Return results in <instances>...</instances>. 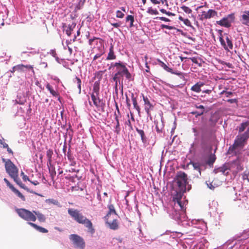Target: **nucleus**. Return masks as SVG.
Returning <instances> with one entry per match:
<instances>
[{"label": "nucleus", "mask_w": 249, "mask_h": 249, "mask_svg": "<svg viewBox=\"0 0 249 249\" xmlns=\"http://www.w3.org/2000/svg\"><path fill=\"white\" fill-rule=\"evenodd\" d=\"M16 212L20 218L28 221V223L35 222L36 220L34 211L31 212L24 208H17Z\"/></svg>", "instance_id": "obj_4"}, {"label": "nucleus", "mask_w": 249, "mask_h": 249, "mask_svg": "<svg viewBox=\"0 0 249 249\" xmlns=\"http://www.w3.org/2000/svg\"><path fill=\"white\" fill-rule=\"evenodd\" d=\"M177 183L178 190L181 192H186L187 185L188 184V178L187 174L182 171H179L177 173L174 179Z\"/></svg>", "instance_id": "obj_3"}, {"label": "nucleus", "mask_w": 249, "mask_h": 249, "mask_svg": "<svg viewBox=\"0 0 249 249\" xmlns=\"http://www.w3.org/2000/svg\"><path fill=\"white\" fill-rule=\"evenodd\" d=\"M4 182L6 183L7 185L12 190V187H14L13 185H12L10 182L6 179L4 178Z\"/></svg>", "instance_id": "obj_53"}, {"label": "nucleus", "mask_w": 249, "mask_h": 249, "mask_svg": "<svg viewBox=\"0 0 249 249\" xmlns=\"http://www.w3.org/2000/svg\"><path fill=\"white\" fill-rule=\"evenodd\" d=\"M91 100H92L94 105L97 107H103L105 106V104L101 102V100L99 99V95L94 94H91Z\"/></svg>", "instance_id": "obj_11"}, {"label": "nucleus", "mask_w": 249, "mask_h": 249, "mask_svg": "<svg viewBox=\"0 0 249 249\" xmlns=\"http://www.w3.org/2000/svg\"><path fill=\"white\" fill-rule=\"evenodd\" d=\"M107 208H108L109 211H108L107 213V215L105 216V220H107V221H108V218L109 217V216H110V215L112 213L117 214L115 210L113 205H112V204L108 205L107 206Z\"/></svg>", "instance_id": "obj_16"}, {"label": "nucleus", "mask_w": 249, "mask_h": 249, "mask_svg": "<svg viewBox=\"0 0 249 249\" xmlns=\"http://www.w3.org/2000/svg\"><path fill=\"white\" fill-rule=\"evenodd\" d=\"M114 115L115 116V120L116 121V125L115 126V132L117 134H118L120 133V132L121 131V128L120 126L118 116L117 115V114H116V112H115Z\"/></svg>", "instance_id": "obj_27"}, {"label": "nucleus", "mask_w": 249, "mask_h": 249, "mask_svg": "<svg viewBox=\"0 0 249 249\" xmlns=\"http://www.w3.org/2000/svg\"><path fill=\"white\" fill-rule=\"evenodd\" d=\"M34 213H35V215L39 221L41 222H44L46 220L45 216L42 214V213L39 212L38 211H34Z\"/></svg>", "instance_id": "obj_20"}, {"label": "nucleus", "mask_w": 249, "mask_h": 249, "mask_svg": "<svg viewBox=\"0 0 249 249\" xmlns=\"http://www.w3.org/2000/svg\"><path fill=\"white\" fill-rule=\"evenodd\" d=\"M23 67H24V65L23 64H19L14 66V69H17V71L19 72H22L24 71L23 69Z\"/></svg>", "instance_id": "obj_36"}, {"label": "nucleus", "mask_w": 249, "mask_h": 249, "mask_svg": "<svg viewBox=\"0 0 249 249\" xmlns=\"http://www.w3.org/2000/svg\"><path fill=\"white\" fill-rule=\"evenodd\" d=\"M48 201L49 203H51V204H53L57 205V206L60 205L59 202H58V201L57 200H56V199H49L48 200Z\"/></svg>", "instance_id": "obj_41"}, {"label": "nucleus", "mask_w": 249, "mask_h": 249, "mask_svg": "<svg viewBox=\"0 0 249 249\" xmlns=\"http://www.w3.org/2000/svg\"><path fill=\"white\" fill-rule=\"evenodd\" d=\"M159 62L160 63V66L162 67L165 71L168 72H172V69L169 68L164 63L162 62L161 61L158 60Z\"/></svg>", "instance_id": "obj_34"}, {"label": "nucleus", "mask_w": 249, "mask_h": 249, "mask_svg": "<svg viewBox=\"0 0 249 249\" xmlns=\"http://www.w3.org/2000/svg\"><path fill=\"white\" fill-rule=\"evenodd\" d=\"M189 59H191L194 63L197 64L199 67H201V63H198L197 58L194 57L189 58Z\"/></svg>", "instance_id": "obj_42"}, {"label": "nucleus", "mask_w": 249, "mask_h": 249, "mask_svg": "<svg viewBox=\"0 0 249 249\" xmlns=\"http://www.w3.org/2000/svg\"><path fill=\"white\" fill-rule=\"evenodd\" d=\"M136 131L138 134L140 135L142 142H145V138L144 131L142 130L139 129L138 128H136Z\"/></svg>", "instance_id": "obj_35"}, {"label": "nucleus", "mask_w": 249, "mask_h": 249, "mask_svg": "<svg viewBox=\"0 0 249 249\" xmlns=\"http://www.w3.org/2000/svg\"><path fill=\"white\" fill-rule=\"evenodd\" d=\"M46 88L47 89L49 90L50 92L52 94L53 96H54V97H57L58 96V93L55 91L53 88H52V87L48 83L47 85H46Z\"/></svg>", "instance_id": "obj_25"}, {"label": "nucleus", "mask_w": 249, "mask_h": 249, "mask_svg": "<svg viewBox=\"0 0 249 249\" xmlns=\"http://www.w3.org/2000/svg\"><path fill=\"white\" fill-rule=\"evenodd\" d=\"M156 129L158 133L161 132L162 127H160L157 124L156 125Z\"/></svg>", "instance_id": "obj_58"}, {"label": "nucleus", "mask_w": 249, "mask_h": 249, "mask_svg": "<svg viewBox=\"0 0 249 249\" xmlns=\"http://www.w3.org/2000/svg\"><path fill=\"white\" fill-rule=\"evenodd\" d=\"M111 25H112L113 27L115 28H118L120 27L121 26V23L120 22H117V23H111Z\"/></svg>", "instance_id": "obj_56"}, {"label": "nucleus", "mask_w": 249, "mask_h": 249, "mask_svg": "<svg viewBox=\"0 0 249 249\" xmlns=\"http://www.w3.org/2000/svg\"><path fill=\"white\" fill-rule=\"evenodd\" d=\"M216 23L218 25L225 27H229L231 25V22L229 20L228 18H224L221 20L217 21Z\"/></svg>", "instance_id": "obj_15"}, {"label": "nucleus", "mask_w": 249, "mask_h": 249, "mask_svg": "<svg viewBox=\"0 0 249 249\" xmlns=\"http://www.w3.org/2000/svg\"><path fill=\"white\" fill-rule=\"evenodd\" d=\"M217 12L215 10L210 9L208 11H203L200 16V20H203L205 19L210 18L217 16Z\"/></svg>", "instance_id": "obj_10"}, {"label": "nucleus", "mask_w": 249, "mask_h": 249, "mask_svg": "<svg viewBox=\"0 0 249 249\" xmlns=\"http://www.w3.org/2000/svg\"><path fill=\"white\" fill-rule=\"evenodd\" d=\"M178 19L180 20V21H181L183 22V23L187 26H189V27H193V26H192L191 25V22L190 21L187 19V18H182L181 16H179L178 17Z\"/></svg>", "instance_id": "obj_32"}, {"label": "nucleus", "mask_w": 249, "mask_h": 249, "mask_svg": "<svg viewBox=\"0 0 249 249\" xmlns=\"http://www.w3.org/2000/svg\"><path fill=\"white\" fill-rule=\"evenodd\" d=\"M67 157H68V160L70 161H71V160H74V158L72 157V156L71 154V151L70 149L69 150V151L67 153Z\"/></svg>", "instance_id": "obj_49"}, {"label": "nucleus", "mask_w": 249, "mask_h": 249, "mask_svg": "<svg viewBox=\"0 0 249 249\" xmlns=\"http://www.w3.org/2000/svg\"><path fill=\"white\" fill-rule=\"evenodd\" d=\"M124 14L121 11L118 10L116 12V17L118 18H122L124 17Z\"/></svg>", "instance_id": "obj_46"}, {"label": "nucleus", "mask_w": 249, "mask_h": 249, "mask_svg": "<svg viewBox=\"0 0 249 249\" xmlns=\"http://www.w3.org/2000/svg\"><path fill=\"white\" fill-rule=\"evenodd\" d=\"M14 193H15L19 198H20L22 200L25 201V196L17 189H16L14 187H12L11 190Z\"/></svg>", "instance_id": "obj_30"}, {"label": "nucleus", "mask_w": 249, "mask_h": 249, "mask_svg": "<svg viewBox=\"0 0 249 249\" xmlns=\"http://www.w3.org/2000/svg\"><path fill=\"white\" fill-rule=\"evenodd\" d=\"M29 225L32 226L33 228L36 230L37 231L42 233H47L48 232V230L46 229L43 228L42 227L39 226L36 224H35L33 222H29Z\"/></svg>", "instance_id": "obj_17"}, {"label": "nucleus", "mask_w": 249, "mask_h": 249, "mask_svg": "<svg viewBox=\"0 0 249 249\" xmlns=\"http://www.w3.org/2000/svg\"><path fill=\"white\" fill-rule=\"evenodd\" d=\"M227 102L230 104L237 103V100L236 99H228L227 100Z\"/></svg>", "instance_id": "obj_54"}, {"label": "nucleus", "mask_w": 249, "mask_h": 249, "mask_svg": "<svg viewBox=\"0 0 249 249\" xmlns=\"http://www.w3.org/2000/svg\"><path fill=\"white\" fill-rule=\"evenodd\" d=\"M181 8L183 10L184 12L187 14H190L192 12V10L189 7L185 5L182 6Z\"/></svg>", "instance_id": "obj_38"}, {"label": "nucleus", "mask_w": 249, "mask_h": 249, "mask_svg": "<svg viewBox=\"0 0 249 249\" xmlns=\"http://www.w3.org/2000/svg\"><path fill=\"white\" fill-rule=\"evenodd\" d=\"M100 39V38H98V37H94L93 38L89 39V45H92L93 42L95 40H96V39Z\"/></svg>", "instance_id": "obj_55"}, {"label": "nucleus", "mask_w": 249, "mask_h": 249, "mask_svg": "<svg viewBox=\"0 0 249 249\" xmlns=\"http://www.w3.org/2000/svg\"><path fill=\"white\" fill-rule=\"evenodd\" d=\"M242 19L244 20L243 24H248L249 23V11H245L242 15Z\"/></svg>", "instance_id": "obj_22"}, {"label": "nucleus", "mask_w": 249, "mask_h": 249, "mask_svg": "<svg viewBox=\"0 0 249 249\" xmlns=\"http://www.w3.org/2000/svg\"><path fill=\"white\" fill-rule=\"evenodd\" d=\"M216 160V157L215 155L211 154L208 158V160L207 161V164H208L210 166H212L213 165V163Z\"/></svg>", "instance_id": "obj_28"}, {"label": "nucleus", "mask_w": 249, "mask_h": 249, "mask_svg": "<svg viewBox=\"0 0 249 249\" xmlns=\"http://www.w3.org/2000/svg\"><path fill=\"white\" fill-rule=\"evenodd\" d=\"M225 94H226V96L227 97H229L230 95H232V94H233V93H232V92H231V91H226V92Z\"/></svg>", "instance_id": "obj_63"}, {"label": "nucleus", "mask_w": 249, "mask_h": 249, "mask_svg": "<svg viewBox=\"0 0 249 249\" xmlns=\"http://www.w3.org/2000/svg\"><path fill=\"white\" fill-rule=\"evenodd\" d=\"M126 124L127 125H128V126L130 127V129H132L133 128H132V124H131V122H130V121L129 120H128L126 122Z\"/></svg>", "instance_id": "obj_59"}, {"label": "nucleus", "mask_w": 249, "mask_h": 249, "mask_svg": "<svg viewBox=\"0 0 249 249\" xmlns=\"http://www.w3.org/2000/svg\"><path fill=\"white\" fill-rule=\"evenodd\" d=\"M161 28L162 29H164V28H166V29H168L169 30H172V29H175V27H173V26H169V25H165V24H162L161 25Z\"/></svg>", "instance_id": "obj_47"}, {"label": "nucleus", "mask_w": 249, "mask_h": 249, "mask_svg": "<svg viewBox=\"0 0 249 249\" xmlns=\"http://www.w3.org/2000/svg\"><path fill=\"white\" fill-rule=\"evenodd\" d=\"M203 85L204 84L202 83H197L192 86L191 89L192 91L199 92L201 91V87L203 86Z\"/></svg>", "instance_id": "obj_23"}, {"label": "nucleus", "mask_w": 249, "mask_h": 249, "mask_svg": "<svg viewBox=\"0 0 249 249\" xmlns=\"http://www.w3.org/2000/svg\"><path fill=\"white\" fill-rule=\"evenodd\" d=\"M175 203H177L178 205L180 207V209L183 210L184 209V204H182L181 200H178L177 201H176Z\"/></svg>", "instance_id": "obj_50"}, {"label": "nucleus", "mask_w": 249, "mask_h": 249, "mask_svg": "<svg viewBox=\"0 0 249 249\" xmlns=\"http://www.w3.org/2000/svg\"><path fill=\"white\" fill-rule=\"evenodd\" d=\"M24 180V181H26V180H28V181H30V179L28 178V177L26 175H24L23 176V178H22Z\"/></svg>", "instance_id": "obj_64"}, {"label": "nucleus", "mask_w": 249, "mask_h": 249, "mask_svg": "<svg viewBox=\"0 0 249 249\" xmlns=\"http://www.w3.org/2000/svg\"><path fill=\"white\" fill-rule=\"evenodd\" d=\"M192 164L194 169L197 170L200 174V164L198 162H192Z\"/></svg>", "instance_id": "obj_37"}, {"label": "nucleus", "mask_w": 249, "mask_h": 249, "mask_svg": "<svg viewBox=\"0 0 249 249\" xmlns=\"http://www.w3.org/2000/svg\"><path fill=\"white\" fill-rule=\"evenodd\" d=\"M160 19L161 20H162V21H166V22H169L170 21V20L168 18H166L165 17H160Z\"/></svg>", "instance_id": "obj_57"}, {"label": "nucleus", "mask_w": 249, "mask_h": 249, "mask_svg": "<svg viewBox=\"0 0 249 249\" xmlns=\"http://www.w3.org/2000/svg\"><path fill=\"white\" fill-rule=\"evenodd\" d=\"M101 55H102V54H101V53H97V54H95L94 56L93 60H95L99 58V57H101Z\"/></svg>", "instance_id": "obj_60"}, {"label": "nucleus", "mask_w": 249, "mask_h": 249, "mask_svg": "<svg viewBox=\"0 0 249 249\" xmlns=\"http://www.w3.org/2000/svg\"><path fill=\"white\" fill-rule=\"evenodd\" d=\"M106 222L108 224L110 229L112 230H116L119 228L117 219H113L112 221H110L108 218L107 221V220H106Z\"/></svg>", "instance_id": "obj_14"}, {"label": "nucleus", "mask_w": 249, "mask_h": 249, "mask_svg": "<svg viewBox=\"0 0 249 249\" xmlns=\"http://www.w3.org/2000/svg\"><path fill=\"white\" fill-rule=\"evenodd\" d=\"M99 84L97 82H95L93 87L92 94H96V96L99 95Z\"/></svg>", "instance_id": "obj_29"}, {"label": "nucleus", "mask_w": 249, "mask_h": 249, "mask_svg": "<svg viewBox=\"0 0 249 249\" xmlns=\"http://www.w3.org/2000/svg\"><path fill=\"white\" fill-rule=\"evenodd\" d=\"M249 125V121H246L242 123L239 127V132L241 133L244 131L246 127Z\"/></svg>", "instance_id": "obj_31"}, {"label": "nucleus", "mask_w": 249, "mask_h": 249, "mask_svg": "<svg viewBox=\"0 0 249 249\" xmlns=\"http://www.w3.org/2000/svg\"><path fill=\"white\" fill-rule=\"evenodd\" d=\"M5 167L7 173L12 178H17L18 176V169L10 160H8Z\"/></svg>", "instance_id": "obj_7"}, {"label": "nucleus", "mask_w": 249, "mask_h": 249, "mask_svg": "<svg viewBox=\"0 0 249 249\" xmlns=\"http://www.w3.org/2000/svg\"><path fill=\"white\" fill-rule=\"evenodd\" d=\"M126 21H129L130 25L129 27L131 28L134 26L133 22L134 21V16L132 15H128L126 17Z\"/></svg>", "instance_id": "obj_33"}, {"label": "nucleus", "mask_w": 249, "mask_h": 249, "mask_svg": "<svg viewBox=\"0 0 249 249\" xmlns=\"http://www.w3.org/2000/svg\"><path fill=\"white\" fill-rule=\"evenodd\" d=\"M106 71V70L105 71H98L96 74H95V77L98 79L99 80H100L101 79V78H102V76H103V75L104 73V72Z\"/></svg>", "instance_id": "obj_39"}, {"label": "nucleus", "mask_w": 249, "mask_h": 249, "mask_svg": "<svg viewBox=\"0 0 249 249\" xmlns=\"http://www.w3.org/2000/svg\"><path fill=\"white\" fill-rule=\"evenodd\" d=\"M113 67L116 68V73L112 78L113 80L115 82V88L117 89L118 83L123 85L124 76L129 80L132 78L131 74L129 72L126 67L121 62H116L113 65Z\"/></svg>", "instance_id": "obj_1"}, {"label": "nucleus", "mask_w": 249, "mask_h": 249, "mask_svg": "<svg viewBox=\"0 0 249 249\" xmlns=\"http://www.w3.org/2000/svg\"><path fill=\"white\" fill-rule=\"evenodd\" d=\"M23 69H26L29 70H31L33 72H34V70L33 69V67L31 65H24V67H23Z\"/></svg>", "instance_id": "obj_52"}, {"label": "nucleus", "mask_w": 249, "mask_h": 249, "mask_svg": "<svg viewBox=\"0 0 249 249\" xmlns=\"http://www.w3.org/2000/svg\"><path fill=\"white\" fill-rule=\"evenodd\" d=\"M207 186L211 190H214V188L219 186L220 182L216 179H214L212 181H206V182Z\"/></svg>", "instance_id": "obj_13"}, {"label": "nucleus", "mask_w": 249, "mask_h": 249, "mask_svg": "<svg viewBox=\"0 0 249 249\" xmlns=\"http://www.w3.org/2000/svg\"><path fill=\"white\" fill-rule=\"evenodd\" d=\"M131 98H132V102H133V104L134 108H135L137 110V111H138V112L139 113H140V111H141V108L138 105L137 101V98H136V97H135L134 96V95L133 93L131 94Z\"/></svg>", "instance_id": "obj_21"}, {"label": "nucleus", "mask_w": 249, "mask_h": 249, "mask_svg": "<svg viewBox=\"0 0 249 249\" xmlns=\"http://www.w3.org/2000/svg\"><path fill=\"white\" fill-rule=\"evenodd\" d=\"M249 138V127L247 130L243 134L241 135H238L234 142V143L231 146L232 150H235L237 148H242L247 140Z\"/></svg>", "instance_id": "obj_5"}, {"label": "nucleus", "mask_w": 249, "mask_h": 249, "mask_svg": "<svg viewBox=\"0 0 249 249\" xmlns=\"http://www.w3.org/2000/svg\"><path fill=\"white\" fill-rule=\"evenodd\" d=\"M148 12L151 14L157 15L158 12L157 10L149 9Z\"/></svg>", "instance_id": "obj_51"}, {"label": "nucleus", "mask_w": 249, "mask_h": 249, "mask_svg": "<svg viewBox=\"0 0 249 249\" xmlns=\"http://www.w3.org/2000/svg\"><path fill=\"white\" fill-rule=\"evenodd\" d=\"M228 168L226 166L223 165V166L220 167L219 168V171L220 172H222L223 174H225L226 171L228 170Z\"/></svg>", "instance_id": "obj_45"}, {"label": "nucleus", "mask_w": 249, "mask_h": 249, "mask_svg": "<svg viewBox=\"0 0 249 249\" xmlns=\"http://www.w3.org/2000/svg\"><path fill=\"white\" fill-rule=\"evenodd\" d=\"M151 2L154 4H158L160 3V1L158 0H150Z\"/></svg>", "instance_id": "obj_61"}, {"label": "nucleus", "mask_w": 249, "mask_h": 249, "mask_svg": "<svg viewBox=\"0 0 249 249\" xmlns=\"http://www.w3.org/2000/svg\"><path fill=\"white\" fill-rule=\"evenodd\" d=\"M185 192H181V190H178V192L177 193L175 196L173 197V201L176 202L178 200H181L183 194Z\"/></svg>", "instance_id": "obj_26"}, {"label": "nucleus", "mask_w": 249, "mask_h": 249, "mask_svg": "<svg viewBox=\"0 0 249 249\" xmlns=\"http://www.w3.org/2000/svg\"><path fill=\"white\" fill-rule=\"evenodd\" d=\"M142 98L144 101V110L148 116H151V111L154 109V105L150 102L149 99L142 95Z\"/></svg>", "instance_id": "obj_9"}, {"label": "nucleus", "mask_w": 249, "mask_h": 249, "mask_svg": "<svg viewBox=\"0 0 249 249\" xmlns=\"http://www.w3.org/2000/svg\"><path fill=\"white\" fill-rule=\"evenodd\" d=\"M53 155V151L52 149H49L46 152V156L48 159L47 164H51L52 161V156Z\"/></svg>", "instance_id": "obj_24"}, {"label": "nucleus", "mask_w": 249, "mask_h": 249, "mask_svg": "<svg viewBox=\"0 0 249 249\" xmlns=\"http://www.w3.org/2000/svg\"><path fill=\"white\" fill-rule=\"evenodd\" d=\"M170 72L172 74H174L177 75L178 76H179L181 78L184 77V74L181 72H180L178 71H174L172 70V72Z\"/></svg>", "instance_id": "obj_44"}, {"label": "nucleus", "mask_w": 249, "mask_h": 249, "mask_svg": "<svg viewBox=\"0 0 249 249\" xmlns=\"http://www.w3.org/2000/svg\"><path fill=\"white\" fill-rule=\"evenodd\" d=\"M116 58V55L114 53L113 46L111 45L109 48V53L107 57V60H114Z\"/></svg>", "instance_id": "obj_18"}, {"label": "nucleus", "mask_w": 249, "mask_h": 249, "mask_svg": "<svg viewBox=\"0 0 249 249\" xmlns=\"http://www.w3.org/2000/svg\"><path fill=\"white\" fill-rule=\"evenodd\" d=\"M76 26V23L74 22L72 23L71 24L66 26L65 24L63 25V27L64 30L65 31L66 34L68 36H70L71 34V31L73 30Z\"/></svg>", "instance_id": "obj_12"}, {"label": "nucleus", "mask_w": 249, "mask_h": 249, "mask_svg": "<svg viewBox=\"0 0 249 249\" xmlns=\"http://www.w3.org/2000/svg\"><path fill=\"white\" fill-rule=\"evenodd\" d=\"M243 179L247 180L249 182V171L247 173H244L243 175Z\"/></svg>", "instance_id": "obj_48"}, {"label": "nucleus", "mask_w": 249, "mask_h": 249, "mask_svg": "<svg viewBox=\"0 0 249 249\" xmlns=\"http://www.w3.org/2000/svg\"><path fill=\"white\" fill-rule=\"evenodd\" d=\"M69 238L75 247L79 248V249H84L85 242L81 236L77 234H72L70 235Z\"/></svg>", "instance_id": "obj_6"}, {"label": "nucleus", "mask_w": 249, "mask_h": 249, "mask_svg": "<svg viewBox=\"0 0 249 249\" xmlns=\"http://www.w3.org/2000/svg\"><path fill=\"white\" fill-rule=\"evenodd\" d=\"M224 36H226V40L227 44L225 43L224 39L222 36H220L219 41L221 45L223 47L224 49L226 51H229L230 50L232 49L233 45L231 39V37H229V36L225 34Z\"/></svg>", "instance_id": "obj_8"}, {"label": "nucleus", "mask_w": 249, "mask_h": 249, "mask_svg": "<svg viewBox=\"0 0 249 249\" xmlns=\"http://www.w3.org/2000/svg\"><path fill=\"white\" fill-rule=\"evenodd\" d=\"M75 79L76 80V83L78 85V89H79V93H81V79L77 77H75Z\"/></svg>", "instance_id": "obj_40"}, {"label": "nucleus", "mask_w": 249, "mask_h": 249, "mask_svg": "<svg viewBox=\"0 0 249 249\" xmlns=\"http://www.w3.org/2000/svg\"><path fill=\"white\" fill-rule=\"evenodd\" d=\"M69 214L74 220L79 224H83L88 228V231L91 234L95 232L92 222L90 220L84 216L80 211L77 209H69L68 210Z\"/></svg>", "instance_id": "obj_2"}, {"label": "nucleus", "mask_w": 249, "mask_h": 249, "mask_svg": "<svg viewBox=\"0 0 249 249\" xmlns=\"http://www.w3.org/2000/svg\"><path fill=\"white\" fill-rule=\"evenodd\" d=\"M126 101L127 106L129 108L131 106V105H130V103L129 102V100L127 96H126Z\"/></svg>", "instance_id": "obj_62"}, {"label": "nucleus", "mask_w": 249, "mask_h": 249, "mask_svg": "<svg viewBox=\"0 0 249 249\" xmlns=\"http://www.w3.org/2000/svg\"><path fill=\"white\" fill-rule=\"evenodd\" d=\"M14 180V181L22 188L24 189L25 190H27L28 192H30V193H33V191H30L29 189L24 184L22 183L19 178L18 177V176H17V178H13Z\"/></svg>", "instance_id": "obj_19"}, {"label": "nucleus", "mask_w": 249, "mask_h": 249, "mask_svg": "<svg viewBox=\"0 0 249 249\" xmlns=\"http://www.w3.org/2000/svg\"><path fill=\"white\" fill-rule=\"evenodd\" d=\"M191 113L193 115H195L196 117H197L203 115L204 113V110H201V111H192Z\"/></svg>", "instance_id": "obj_43"}]
</instances>
